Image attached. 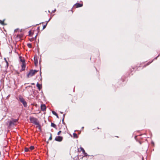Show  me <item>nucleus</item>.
<instances>
[{
    "mask_svg": "<svg viewBox=\"0 0 160 160\" xmlns=\"http://www.w3.org/2000/svg\"><path fill=\"white\" fill-rule=\"evenodd\" d=\"M50 137H49V140H51L52 139V134L50 133Z\"/></svg>",
    "mask_w": 160,
    "mask_h": 160,
    "instance_id": "a211bd4d",
    "label": "nucleus"
},
{
    "mask_svg": "<svg viewBox=\"0 0 160 160\" xmlns=\"http://www.w3.org/2000/svg\"><path fill=\"white\" fill-rule=\"evenodd\" d=\"M18 98L19 101L22 103L24 107H27V103L24 98L21 95L19 96Z\"/></svg>",
    "mask_w": 160,
    "mask_h": 160,
    "instance_id": "f03ea898",
    "label": "nucleus"
},
{
    "mask_svg": "<svg viewBox=\"0 0 160 160\" xmlns=\"http://www.w3.org/2000/svg\"><path fill=\"white\" fill-rule=\"evenodd\" d=\"M32 85H34V83H32Z\"/></svg>",
    "mask_w": 160,
    "mask_h": 160,
    "instance_id": "b1692460",
    "label": "nucleus"
},
{
    "mask_svg": "<svg viewBox=\"0 0 160 160\" xmlns=\"http://www.w3.org/2000/svg\"><path fill=\"white\" fill-rule=\"evenodd\" d=\"M62 137L61 136H57L55 139V140L58 142H61L62 140Z\"/></svg>",
    "mask_w": 160,
    "mask_h": 160,
    "instance_id": "423d86ee",
    "label": "nucleus"
},
{
    "mask_svg": "<svg viewBox=\"0 0 160 160\" xmlns=\"http://www.w3.org/2000/svg\"><path fill=\"white\" fill-rule=\"evenodd\" d=\"M55 10H55H55H53V11H55Z\"/></svg>",
    "mask_w": 160,
    "mask_h": 160,
    "instance_id": "a878e982",
    "label": "nucleus"
},
{
    "mask_svg": "<svg viewBox=\"0 0 160 160\" xmlns=\"http://www.w3.org/2000/svg\"><path fill=\"white\" fill-rule=\"evenodd\" d=\"M34 147L33 146H31L30 148V150H33L34 149Z\"/></svg>",
    "mask_w": 160,
    "mask_h": 160,
    "instance_id": "6ab92c4d",
    "label": "nucleus"
},
{
    "mask_svg": "<svg viewBox=\"0 0 160 160\" xmlns=\"http://www.w3.org/2000/svg\"><path fill=\"white\" fill-rule=\"evenodd\" d=\"M41 109L42 111H44L46 109V106L44 104H41Z\"/></svg>",
    "mask_w": 160,
    "mask_h": 160,
    "instance_id": "1a4fd4ad",
    "label": "nucleus"
},
{
    "mask_svg": "<svg viewBox=\"0 0 160 160\" xmlns=\"http://www.w3.org/2000/svg\"><path fill=\"white\" fill-rule=\"evenodd\" d=\"M55 10H55H55H53V11H55Z\"/></svg>",
    "mask_w": 160,
    "mask_h": 160,
    "instance_id": "bb28decb",
    "label": "nucleus"
},
{
    "mask_svg": "<svg viewBox=\"0 0 160 160\" xmlns=\"http://www.w3.org/2000/svg\"><path fill=\"white\" fill-rule=\"evenodd\" d=\"M0 23L2 25H4V21L0 20Z\"/></svg>",
    "mask_w": 160,
    "mask_h": 160,
    "instance_id": "f3484780",
    "label": "nucleus"
},
{
    "mask_svg": "<svg viewBox=\"0 0 160 160\" xmlns=\"http://www.w3.org/2000/svg\"><path fill=\"white\" fill-rule=\"evenodd\" d=\"M52 112L53 114L56 115L57 118H59L58 114L55 112L54 111H52Z\"/></svg>",
    "mask_w": 160,
    "mask_h": 160,
    "instance_id": "f8f14e48",
    "label": "nucleus"
},
{
    "mask_svg": "<svg viewBox=\"0 0 160 160\" xmlns=\"http://www.w3.org/2000/svg\"><path fill=\"white\" fill-rule=\"evenodd\" d=\"M36 86L38 89L40 90L41 89V85L38 83Z\"/></svg>",
    "mask_w": 160,
    "mask_h": 160,
    "instance_id": "9b49d317",
    "label": "nucleus"
},
{
    "mask_svg": "<svg viewBox=\"0 0 160 160\" xmlns=\"http://www.w3.org/2000/svg\"><path fill=\"white\" fill-rule=\"evenodd\" d=\"M80 149L81 151L82 152V153L84 155V156H87V153L85 152V151L84 149L82 147H80Z\"/></svg>",
    "mask_w": 160,
    "mask_h": 160,
    "instance_id": "6e6552de",
    "label": "nucleus"
},
{
    "mask_svg": "<svg viewBox=\"0 0 160 160\" xmlns=\"http://www.w3.org/2000/svg\"><path fill=\"white\" fill-rule=\"evenodd\" d=\"M21 61L22 62V70L23 71L25 70L26 68V64L24 60H21Z\"/></svg>",
    "mask_w": 160,
    "mask_h": 160,
    "instance_id": "39448f33",
    "label": "nucleus"
},
{
    "mask_svg": "<svg viewBox=\"0 0 160 160\" xmlns=\"http://www.w3.org/2000/svg\"><path fill=\"white\" fill-rule=\"evenodd\" d=\"M83 6L82 3H76L74 5V7L76 8L82 7Z\"/></svg>",
    "mask_w": 160,
    "mask_h": 160,
    "instance_id": "0eeeda50",
    "label": "nucleus"
},
{
    "mask_svg": "<svg viewBox=\"0 0 160 160\" xmlns=\"http://www.w3.org/2000/svg\"><path fill=\"white\" fill-rule=\"evenodd\" d=\"M27 46L29 48H32V45L30 43H28Z\"/></svg>",
    "mask_w": 160,
    "mask_h": 160,
    "instance_id": "dca6fc26",
    "label": "nucleus"
},
{
    "mask_svg": "<svg viewBox=\"0 0 160 160\" xmlns=\"http://www.w3.org/2000/svg\"><path fill=\"white\" fill-rule=\"evenodd\" d=\"M34 63H35V65L36 66H37L38 65V59L37 58H36V59L35 57H34Z\"/></svg>",
    "mask_w": 160,
    "mask_h": 160,
    "instance_id": "9d476101",
    "label": "nucleus"
},
{
    "mask_svg": "<svg viewBox=\"0 0 160 160\" xmlns=\"http://www.w3.org/2000/svg\"><path fill=\"white\" fill-rule=\"evenodd\" d=\"M24 151L25 152H28L29 151V149L28 148H25Z\"/></svg>",
    "mask_w": 160,
    "mask_h": 160,
    "instance_id": "2eb2a0df",
    "label": "nucleus"
},
{
    "mask_svg": "<svg viewBox=\"0 0 160 160\" xmlns=\"http://www.w3.org/2000/svg\"><path fill=\"white\" fill-rule=\"evenodd\" d=\"M50 20V19L49 20H48V21H49Z\"/></svg>",
    "mask_w": 160,
    "mask_h": 160,
    "instance_id": "cd10ccee",
    "label": "nucleus"
},
{
    "mask_svg": "<svg viewBox=\"0 0 160 160\" xmlns=\"http://www.w3.org/2000/svg\"><path fill=\"white\" fill-rule=\"evenodd\" d=\"M29 119L31 122L33 123L36 125L37 127L38 128V129L41 131V125L39 124V122L38 121L37 119L33 117H30Z\"/></svg>",
    "mask_w": 160,
    "mask_h": 160,
    "instance_id": "f257e3e1",
    "label": "nucleus"
},
{
    "mask_svg": "<svg viewBox=\"0 0 160 160\" xmlns=\"http://www.w3.org/2000/svg\"><path fill=\"white\" fill-rule=\"evenodd\" d=\"M73 137L74 138H78V135H77V134H76V133H73Z\"/></svg>",
    "mask_w": 160,
    "mask_h": 160,
    "instance_id": "4468645a",
    "label": "nucleus"
},
{
    "mask_svg": "<svg viewBox=\"0 0 160 160\" xmlns=\"http://www.w3.org/2000/svg\"><path fill=\"white\" fill-rule=\"evenodd\" d=\"M158 56L157 57H156V58H155V59H157V58H158Z\"/></svg>",
    "mask_w": 160,
    "mask_h": 160,
    "instance_id": "5701e85b",
    "label": "nucleus"
},
{
    "mask_svg": "<svg viewBox=\"0 0 160 160\" xmlns=\"http://www.w3.org/2000/svg\"><path fill=\"white\" fill-rule=\"evenodd\" d=\"M60 113H62V112H60Z\"/></svg>",
    "mask_w": 160,
    "mask_h": 160,
    "instance_id": "393cba45",
    "label": "nucleus"
},
{
    "mask_svg": "<svg viewBox=\"0 0 160 160\" xmlns=\"http://www.w3.org/2000/svg\"><path fill=\"white\" fill-rule=\"evenodd\" d=\"M63 119H62V122H63V120H64V117H65V115L63 114Z\"/></svg>",
    "mask_w": 160,
    "mask_h": 160,
    "instance_id": "4be33fe9",
    "label": "nucleus"
},
{
    "mask_svg": "<svg viewBox=\"0 0 160 160\" xmlns=\"http://www.w3.org/2000/svg\"><path fill=\"white\" fill-rule=\"evenodd\" d=\"M47 23H46V25H44L43 26V29H44L46 28V25H47Z\"/></svg>",
    "mask_w": 160,
    "mask_h": 160,
    "instance_id": "aec40b11",
    "label": "nucleus"
},
{
    "mask_svg": "<svg viewBox=\"0 0 160 160\" xmlns=\"http://www.w3.org/2000/svg\"><path fill=\"white\" fill-rule=\"evenodd\" d=\"M51 126L52 127H53L54 128L56 127V125L54 123H53L52 122L51 123Z\"/></svg>",
    "mask_w": 160,
    "mask_h": 160,
    "instance_id": "ddd939ff",
    "label": "nucleus"
},
{
    "mask_svg": "<svg viewBox=\"0 0 160 160\" xmlns=\"http://www.w3.org/2000/svg\"><path fill=\"white\" fill-rule=\"evenodd\" d=\"M61 132V131H59V132H58V135H59L60 133Z\"/></svg>",
    "mask_w": 160,
    "mask_h": 160,
    "instance_id": "412c9836",
    "label": "nucleus"
},
{
    "mask_svg": "<svg viewBox=\"0 0 160 160\" xmlns=\"http://www.w3.org/2000/svg\"><path fill=\"white\" fill-rule=\"evenodd\" d=\"M38 72L36 70H30L29 73L27 75V76L28 78L30 77H32L35 74Z\"/></svg>",
    "mask_w": 160,
    "mask_h": 160,
    "instance_id": "20e7f679",
    "label": "nucleus"
},
{
    "mask_svg": "<svg viewBox=\"0 0 160 160\" xmlns=\"http://www.w3.org/2000/svg\"><path fill=\"white\" fill-rule=\"evenodd\" d=\"M18 119H12L9 122V126L11 127L15 125L16 123L18 121Z\"/></svg>",
    "mask_w": 160,
    "mask_h": 160,
    "instance_id": "7ed1b4c3",
    "label": "nucleus"
}]
</instances>
